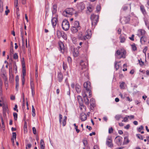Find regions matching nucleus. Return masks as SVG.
Here are the masks:
<instances>
[{"label": "nucleus", "mask_w": 149, "mask_h": 149, "mask_svg": "<svg viewBox=\"0 0 149 149\" xmlns=\"http://www.w3.org/2000/svg\"><path fill=\"white\" fill-rule=\"evenodd\" d=\"M92 35L91 30L90 29H88L86 32L85 36H83L82 32L79 33V38L82 40H86L87 39H90Z\"/></svg>", "instance_id": "f257e3e1"}, {"label": "nucleus", "mask_w": 149, "mask_h": 149, "mask_svg": "<svg viewBox=\"0 0 149 149\" xmlns=\"http://www.w3.org/2000/svg\"><path fill=\"white\" fill-rule=\"evenodd\" d=\"M84 87L86 89L87 92L89 93V96L90 97L91 96V83L89 81H87L85 82L84 84Z\"/></svg>", "instance_id": "f03ea898"}, {"label": "nucleus", "mask_w": 149, "mask_h": 149, "mask_svg": "<svg viewBox=\"0 0 149 149\" xmlns=\"http://www.w3.org/2000/svg\"><path fill=\"white\" fill-rule=\"evenodd\" d=\"M91 19L92 21V25L95 26L98 22L99 16L95 15L93 14H92L91 17Z\"/></svg>", "instance_id": "7ed1b4c3"}, {"label": "nucleus", "mask_w": 149, "mask_h": 149, "mask_svg": "<svg viewBox=\"0 0 149 149\" xmlns=\"http://www.w3.org/2000/svg\"><path fill=\"white\" fill-rule=\"evenodd\" d=\"M62 26L63 29L67 31L69 29L70 24L69 22L66 19H64L62 23Z\"/></svg>", "instance_id": "20e7f679"}, {"label": "nucleus", "mask_w": 149, "mask_h": 149, "mask_svg": "<svg viewBox=\"0 0 149 149\" xmlns=\"http://www.w3.org/2000/svg\"><path fill=\"white\" fill-rule=\"evenodd\" d=\"M74 9L72 8H68L66 9L63 12V15L66 17H68L69 15H72L73 14Z\"/></svg>", "instance_id": "39448f33"}, {"label": "nucleus", "mask_w": 149, "mask_h": 149, "mask_svg": "<svg viewBox=\"0 0 149 149\" xmlns=\"http://www.w3.org/2000/svg\"><path fill=\"white\" fill-rule=\"evenodd\" d=\"M77 7L78 11L76 12L75 13L77 14L79 12H81L85 8V5L83 3L80 2L77 4Z\"/></svg>", "instance_id": "423d86ee"}, {"label": "nucleus", "mask_w": 149, "mask_h": 149, "mask_svg": "<svg viewBox=\"0 0 149 149\" xmlns=\"http://www.w3.org/2000/svg\"><path fill=\"white\" fill-rule=\"evenodd\" d=\"M85 91H83L82 92V95L84 99V103L85 104L88 106H89V100L87 98V95Z\"/></svg>", "instance_id": "0eeeda50"}, {"label": "nucleus", "mask_w": 149, "mask_h": 149, "mask_svg": "<svg viewBox=\"0 0 149 149\" xmlns=\"http://www.w3.org/2000/svg\"><path fill=\"white\" fill-rule=\"evenodd\" d=\"M106 145L109 147L112 148L113 146L112 140L111 137H108L106 140Z\"/></svg>", "instance_id": "6e6552de"}, {"label": "nucleus", "mask_w": 149, "mask_h": 149, "mask_svg": "<svg viewBox=\"0 0 149 149\" xmlns=\"http://www.w3.org/2000/svg\"><path fill=\"white\" fill-rule=\"evenodd\" d=\"M116 54L118 55H121V56L125 55L126 54V51L124 49L118 50L116 51Z\"/></svg>", "instance_id": "1a4fd4ad"}, {"label": "nucleus", "mask_w": 149, "mask_h": 149, "mask_svg": "<svg viewBox=\"0 0 149 149\" xmlns=\"http://www.w3.org/2000/svg\"><path fill=\"white\" fill-rule=\"evenodd\" d=\"M130 18L128 17H124L121 19L120 21L123 24L128 23L130 21Z\"/></svg>", "instance_id": "9d476101"}, {"label": "nucleus", "mask_w": 149, "mask_h": 149, "mask_svg": "<svg viewBox=\"0 0 149 149\" xmlns=\"http://www.w3.org/2000/svg\"><path fill=\"white\" fill-rule=\"evenodd\" d=\"M58 43L59 46L60 50L61 52L62 53H63L65 49L63 43L61 42H59Z\"/></svg>", "instance_id": "9b49d317"}, {"label": "nucleus", "mask_w": 149, "mask_h": 149, "mask_svg": "<svg viewBox=\"0 0 149 149\" xmlns=\"http://www.w3.org/2000/svg\"><path fill=\"white\" fill-rule=\"evenodd\" d=\"M58 21L56 17H53L52 19V23L53 27H54L57 24Z\"/></svg>", "instance_id": "f8f14e48"}, {"label": "nucleus", "mask_w": 149, "mask_h": 149, "mask_svg": "<svg viewBox=\"0 0 149 149\" xmlns=\"http://www.w3.org/2000/svg\"><path fill=\"white\" fill-rule=\"evenodd\" d=\"M63 78V76L61 72L58 73L57 76V80L59 82H61L62 81Z\"/></svg>", "instance_id": "ddd939ff"}, {"label": "nucleus", "mask_w": 149, "mask_h": 149, "mask_svg": "<svg viewBox=\"0 0 149 149\" xmlns=\"http://www.w3.org/2000/svg\"><path fill=\"white\" fill-rule=\"evenodd\" d=\"M22 74L23 77H24V76L26 75V71L25 68V66L24 62H22Z\"/></svg>", "instance_id": "4468645a"}, {"label": "nucleus", "mask_w": 149, "mask_h": 149, "mask_svg": "<svg viewBox=\"0 0 149 149\" xmlns=\"http://www.w3.org/2000/svg\"><path fill=\"white\" fill-rule=\"evenodd\" d=\"M95 100L93 98L91 99L90 101V108L91 109H93L94 108V105L95 104Z\"/></svg>", "instance_id": "2eb2a0df"}, {"label": "nucleus", "mask_w": 149, "mask_h": 149, "mask_svg": "<svg viewBox=\"0 0 149 149\" xmlns=\"http://www.w3.org/2000/svg\"><path fill=\"white\" fill-rule=\"evenodd\" d=\"M80 29H79L78 28L74 26L72 27L70 29L71 31L74 33L77 32L78 31V30Z\"/></svg>", "instance_id": "dca6fc26"}, {"label": "nucleus", "mask_w": 149, "mask_h": 149, "mask_svg": "<svg viewBox=\"0 0 149 149\" xmlns=\"http://www.w3.org/2000/svg\"><path fill=\"white\" fill-rule=\"evenodd\" d=\"M79 108L81 110L82 112H84L86 111V107L82 104H80Z\"/></svg>", "instance_id": "f3484780"}, {"label": "nucleus", "mask_w": 149, "mask_h": 149, "mask_svg": "<svg viewBox=\"0 0 149 149\" xmlns=\"http://www.w3.org/2000/svg\"><path fill=\"white\" fill-rule=\"evenodd\" d=\"M140 10L141 12L144 15H145L146 14V10L144 8V6L142 5H141L140 7Z\"/></svg>", "instance_id": "a211bd4d"}, {"label": "nucleus", "mask_w": 149, "mask_h": 149, "mask_svg": "<svg viewBox=\"0 0 149 149\" xmlns=\"http://www.w3.org/2000/svg\"><path fill=\"white\" fill-rule=\"evenodd\" d=\"M57 6L56 5L54 4L53 5L52 9V13L53 14L56 13L57 11Z\"/></svg>", "instance_id": "6ab92c4d"}, {"label": "nucleus", "mask_w": 149, "mask_h": 149, "mask_svg": "<svg viewBox=\"0 0 149 149\" xmlns=\"http://www.w3.org/2000/svg\"><path fill=\"white\" fill-rule=\"evenodd\" d=\"M67 119V117L65 116L63 118V120L61 121V124H62L63 126H65L66 124V121Z\"/></svg>", "instance_id": "aec40b11"}, {"label": "nucleus", "mask_w": 149, "mask_h": 149, "mask_svg": "<svg viewBox=\"0 0 149 149\" xmlns=\"http://www.w3.org/2000/svg\"><path fill=\"white\" fill-rule=\"evenodd\" d=\"M80 65L81 66V68L82 70H83L84 68H86V65H85V63L83 61H81L80 63Z\"/></svg>", "instance_id": "412c9836"}, {"label": "nucleus", "mask_w": 149, "mask_h": 149, "mask_svg": "<svg viewBox=\"0 0 149 149\" xmlns=\"http://www.w3.org/2000/svg\"><path fill=\"white\" fill-rule=\"evenodd\" d=\"M116 142L118 145H121L122 142V139L120 137H116Z\"/></svg>", "instance_id": "4be33fe9"}, {"label": "nucleus", "mask_w": 149, "mask_h": 149, "mask_svg": "<svg viewBox=\"0 0 149 149\" xmlns=\"http://www.w3.org/2000/svg\"><path fill=\"white\" fill-rule=\"evenodd\" d=\"M73 26L76 27L79 29H80V27L79 26V22L78 21H75L74 22Z\"/></svg>", "instance_id": "5701e85b"}, {"label": "nucleus", "mask_w": 149, "mask_h": 149, "mask_svg": "<svg viewBox=\"0 0 149 149\" xmlns=\"http://www.w3.org/2000/svg\"><path fill=\"white\" fill-rule=\"evenodd\" d=\"M63 31H61L59 30H58L56 31V35L58 38H60L62 34V33H63Z\"/></svg>", "instance_id": "b1692460"}, {"label": "nucleus", "mask_w": 149, "mask_h": 149, "mask_svg": "<svg viewBox=\"0 0 149 149\" xmlns=\"http://www.w3.org/2000/svg\"><path fill=\"white\" fill-rule=\"evenodd\" d=\"M87 116L84 114H82L81 115V119L82 121L85 120L87 119Z\"/></svg>", "instance_id": "393cba45"}, {"label": "nucleus", "mask_w": 149, "mask_h": 149, "mask_svg": "<svg viewBox=\"0 0 149 149\" xmlns=\"http://www.w3.org/2000/svg\"><path fill=\"white\" fill-rule=\"evenodd\" d=\"M76 90L78 93H79L81 91L80 86L78 84H76Z\"/></svg>", "instance_id": "a878e982"}, {"label": "nucleus", "mask_w": 149, "mask_h": 149, "mask_svg": "<svg viewBox=\"0 0 149 149\" xmlns=\"http://www.w3.org/2000/svg\"><path fill=\"white\" fill-rule=\"evenodd\" d=\"M45 148V143L43 139L40 140V149H44Z\"/></svg>", "instance_id": "bb28decb"}, {"label": "nucleus", "mask_w": 149, "mask_h": 149, "mask_svg": "<svg viewBox=\"0 0 149 149\" xmlns=\"http://www.w3.org/2000/svg\"><path fill=\"white\" fill-rule=\"evenodd\" d=\"M87 10L90 12H92L94 9V8L93 6H89L87 7Z\"/></svg>", "instance_id": "cd10ccee"}, {"label": "nucleus", "mask_w": 149, "mask_h": 149, "mask_svg": "<svg viewBox=\"0 0 149 149\" xmlns=\"http://www.w3.org/2000/svg\"><path fill=\"white\" fill-rule=\"evenodd\" d=\"M115 118L117 120H120V119L122 118V116L121 115H116L115 117Z\"/></svg>", "instance_id": "c85d7f7f"}, {"label": "nucleus", "mask_w": 149, "mask_h": 149, "mask_svg": "<svg viewBox=\"0 0 149 149\" xmlns=\"http://www.w3.org/2000/svg\"><path fill=\"white\" fill-rule=\"evenodd\" d=\"M32 115L33 117H34L35 116L36 113H35V110L34 107V106L33 105H32Z\"/></svg>", "instance_id": "c756f323"}, {"label": "nucleus", "mask_w": 149, "mask_h": 149, "mask_svg": "<svg viewBox=\"0 0 149 149\" xmlns=\"http://www.w3.org/2000/svg\"><path fill=\"white\" fill-rule=\"evenodd\" d=\"M120 42L121 43L124 42L125 40V39L124 36H120L119 37Z\"/></svg>", "instance_id": "7c9ffc66"}, {"label": "nucleus", "mask_w": 149, "mask_h": 149, "mask_svg": "<svg viewBox=\"0 0 149 149\" xmlns=\"http://www.w3.org/2000/svg\"><path fill=\"white\" fill-rule=\"evenodd\" d=\"M77 98L79 104H82L83 100L81 96L79 95H78L77 96Z\"/></svg>", "instance_id": "2f4dec72"}, {"label": "nucleus", "mask_w": 149, "mask_h": 149, "mask_svg": "<svg viewBox=\"0 0 149 149\" xmlns=\"http://www.w3.org/2000/svg\"><path fill=\"white\" fill-rule=\"evenodd\" d=\"M129 142V140L127 137H125L124 138V143L125 144H127Z\"/></svg>", "instance_id": "473e14b6"}, {"label": "nucleus", "mask_w": 149, "mask_h": 149, "mask_svg": "<svg viewBox=\"0 0 149 149\" xmlns=\"http://www.w3.org/2000/svg\"><path fill=\"white\" fill-rule=\"evenodd\" d=\"M30 85L31 89L34 88V84L32 79L30 80Z\"/></svg>", "instance_id": "72a5a7b5"}, {"label": "nucleus", "mask_w": 149, "mask_h": 149, "mask_svg": "<svg viewBox=\"0 0 149 149\" xmlns=\"http://www.w3.org/2000/svg\"><path fill=\"white\" fill-rule=\"evenodd\" d=\"M61 37H62L65 40H66L67 39V35L64 33L63 32L62 33Z\"/></svg>", "instance_id": "f704fd0d"}, {"label": "nucleus", "mask_w": 149, "mask_h": 149, "mask_svg": "<svg viewBox=\"0 0 149 149\" xmlns=\"http://www.w3.org/2000/svg\"><path fill=\"white\" fill-rule=\"evenodd\" d=\"M115 67L116 70H117L119 69V65L118 63L116 62L115 64Z\"/></svg>", "instance_id": "c9c22d12"}, {"label": "nucleus", "mask_w": 149, "mask_h": 149, "mask_svg": "<svg viewBox=\"0 0 149 149\" xmlns=\"http://www.w3.org/2000/svg\"><path fill=\"white\" fill-rule=\"evenodd\" d=\"M136 136L139 139H141L142 140L143 139V136L140 134H137Z\"/></svg>", "instance_id": "e433bc0d"}, {"label": "nucleus", "mask_w": 149, "mask_h": 149, "mask_svg": "<svg viewBox=\"0 0 149 149\" xmlns=\"http://www.w3.org/2000/svg\"><path fill=\"white\" fill-rule=\"evenodd\" d=\"M13 115L14 117V119L15 120H17V114L16 113H13Z\"/></svg>", "instance_id": "4c0bfd02"}, {"label": "nucleus", "mask_w": 149, "mask_h": 149, "mask_svg": "<svg viewBox=\"0 0 149 149\" xmlns=\"http://www.w3.org/2000/svg\"><path fill=\"white\" fill-rule=\"evenodd\" d=\"M18 0H15V7L16 8H17V9H18L19 8L18 7Z\"/></svg>", "instance_id": "58836bf2"}, {"label": "nucleus", "mask_w": 149, "mask_h": 149, "mask_svg": "<svg viewBox=\"0 0 149 149\" xmlns=\"http://www.w3.org/2000/svg\"><path fill=\"white\" fill-rule=\"evenodd\" d=\"M101 9V7L100 5H97L96 8V11L98 12H99Z\"/></svg>", "instance_id": "ea45409f"}, {"label": "nucleus", "mask_w": 149, "mask_h": 149, "mask_svg": "<svg viewBox=\"0 0 149 149\" xmlns=\"http://www.w3.org/2000/svg\"><path fill=\"white\" fill-rule=\"evenodd\" d=\"M77 39L75 37H73L72 38V41L74 43H76L77 42Z\"/></svg>", "instance_id": "a19ab883"}, {"label": "nucleus", "mask_w": 149, "mask_h": 149, "mask_svg": "<svg viewBox=\"0 0 149 149\" xmlns=\"http://www.w3.org/2000/svg\"><path fill=\"white\" fill-rule=\"evenodd\" d=\"M13 139H16V134L15 132H13Z\"/></svg>", "instance_id": "79ce46f5"}, {"label": "nucleus", "mask_w": 149, "mask_h": 149, "mask_svg": "<svg viewBox=\"0 0 149 149\" xmlns=\"http://www.w3.org/2000/svg\"><path fill=\"white\" fill-rule=\"evenodd\" d=\"M83 143L84 146H86L87 144V142L86 139H84Z\"/></svg>", "instance_id": "37998d69"}, {"label": "nucleus", "mask_w": 149, "mask_h": 149, "mask_svg": "<svg viewBox=\"0 0 149 149\" xmlns=\"http://www.w3.org/2000/svg\"><path fill=\"white\" fill-rule=\"evenodd\" d=\"M17 104H15V107L13 108V110L14 111H16L17 112H18V110L17 109Z\"/></svg>", "instance_id": "c03bdc74"}, {"label": "nucleus", "mask_w": 149, "mask_h": 149, "mask_svg": "<svg viewBox=\"0 0 149 149\" xmlns=\"http://www.w3.org/2000/svg\"><path fill=\"white\" fill-rule=\"evenodd\" d=\"M143 129V126L141 125L140 127L138 129V130L139 132H140L141 130Z\"/></svg>", "instance_id": "a18cd8bd"}, {"label": "nucleus", "mask_w": 149, "mask_h": 149, "mask_svg": "<svg viewBox=\"0 0 149 149\" xmlns=\"http://www.w3.org/2000/svg\"><path fill=\"white\" fill-rule=\"evenodd\" d=\"M138 61L140 65H142L144 64V62L141 61V59H140V60H139Z\"/></svg>", "instance_id": "49530a36"}, {"label": "nucleus", "mask_w": 149, "mask_h": 149, "mask_svg": "<svg viewBox=\"0 0 149 149\" xmlns=\"http://www.w3.org/2000/svg\"><path fill=\"white\" fill-rule=\"evenodd\" d=\"M124 82H123L120 84V88L122 89H123L124 88Z\"/></svg>", "instance_id": "de8ad7c7"}, {"label": "nucleus", "mask_w": 149, "mask_h": 149, "mask_svg": "<svg viewBox=\"0 0 149 149\" xmlns=\"http://www.w3.org/2000/svg\"><path fill=\"white\" fill-rule=\"evenodd\" d=\"M63 69L64 70H66L67 69V65L65 64L64 63H63Z\"/></svg>", "instance_id": "09e8293b"}, {"label": "nucleus", "mask_w": 149, "mask_h": 149, "mask_svg": "<svg viewBox=\"0 0 149 149\" xmlns=\"http://www.w3.org/2000/svg\"><path fill=\"white\" fill-rule=\"evenodd\" d=\"M33 131V134H35L36 133V130L35 127H33L32 128Z\"/></svg>", "instance_id": "8fccbe9b"}, {"label": "nucleus", "mask_w": 149, "mask_h": 149, "mask_svg": "<svg viewBox=\"0 0 149 149\" xmlns=\"http://www.w3.org/2000/svg\"><path fill=\"white\" fill-rule=\"evenodd\" d=\"M132 49L133 50H136V47L134 45H132Z\"/></svg>", "instance_id": "3c124183"}, {"label": "nucleus", "mask_w": 149, "mask_h": 149, "mask_svg": "<svg viewBox=\"0 0 149 149\" xmlns=\"http://www.w3.org/2000/svg\"><path fill=\"white\" fill-rule=\"evenodd\" d=\"M59 119L60 122V123H61V121L62 120V116L61 114H59Z\"/></svg>", "instance_id": "603ef678"}, {"label": "nucleus", "mask_w": 149, "mask_h": 149, "mask_svg": "<svg viewBox=\"0 0 149 149\" xmlns=\"http://www.w3.org/2000/svg\"><path fill=\"white\" fill-rule=\"evenodd\" d=\"M67 60H68V62L69 63H70L71 62V61H72L71 58V57L70 56L68 57L67 58Z\"/></svg>", "instance_id": "864d4df0"}, {"label": "nucleus", "mask_w": 149, "mask_h": 149, "mask_svg": "<svg viewBox=\"0 0 149 149\" xmlns=\"http://www.w3.org/2000/svg\"><path fill=\"white\" fill-rule=\"evenodd\" d=\"M127 117H125L124 118L123 120H122V122H127Z\"/></svg>", "instance_id": "5fc2aeb1"}, {"label": "nucleus", "mask_w": 149, "mask_h": 149, "mask_svg": "<svg viewBox=\"0 0 149 149\" xmlns=\"http://www.w3.org/2000/svg\"><path fill=\"white\" fill-rule=\"evenodd\" d=\"M113 131V129L111 127L109 130V133L110 134L112 133Z\"/></svg>", "instance_id": "6e6d98bb"}, {"label": "nucleus", "mask_w": 149, "mask_h": 149, "mask_svg": "<svg viewBox=\"0 0 149 149\" xmlns=\"http://www.w3.org/2000/svg\"><path fill=\"white\" fill-rule=\"evenodd\" d=\"M10 55L12 56L13 55V49H10Z\"/></svg>", "instance_id": "4d7b16f0"}, {"label": "nucleus", "mask_w": 149, "mask_h": 149, "mask_svg": "<svg viewBox=\"0 0 149 149\" xmlns=\"http://www.w3.org/2000/svg\"><path fill=\"white\" fill-rule=\"evenodd\" d=\"M128 7L126 6H124L122 8L123 10L124 11L128 9Z\"/></svg>", "instance_id": "13d9d810"}, {"label": "nucleus", "mask_w": 149, "mask_h": 149, "mask_svg": "<svg viewBox=\"0 0 149 149\" xmlns=\"http://www.w3.org/2000/svg\"><path fill=\"white\" fill-rule=\"evenodd\" d=\"M127 116V118H129L130 120L134 118V116L133 115H131L130 116Z\"/></svg>", "instance_id": "bf43d9fd"}, {"label": "nucleus", "mask_w": 149, "mask_h": 149, "mask_svg": "<svg viewBox=\"0 0 149 149\" xmlns=\"http://www.w3.org/2000/svg\"><path fill=\"white\" fill-rule=\"evenodd\" d=\"M134 35H132L131 37H129V39H130L131 40H132V41H134Z\"/></svg>", "instance_id": "052dcab7"}, {"label": "nucleus", "mask_w": 149, "mask_h": 149, "mask_svg": "<svg viewBox=\"0 0 149 149\" xmlns=\"http://www.w3.org/2000/svg\"><path fill=\"white\" fill-rule=\"evenodd\" d=\"M20 31H21V34L22 37H23V29L22 27H21L20 28Z\"/></svg>", "instance_id": "680f3d73"}, {"label": "nucleus", "mask_w": 149, "mask_h": 149, "mask_svg": "<svg viewBox=\"0 0 149 149\" xmlns=\"http://www.w3.org/2000/svg\"><path fill=\"white\" fill-rule=\"evenodd\" d=\"M32 92V94L33 96L35 94L34 88L31 89Z\"/></svg>", "instance_id": "e2e57ef3"}, {"label": "nucleus", "mask_w": 149, "mask_h": 149, "mask_svg": "<svg viewBox=\"0 0 149 149\" xmlns=\"http://www.w3.org/2000/svg\"><path fill=\"white\" fill-rule=\"evenodd\" d=\"M130 127V125L129 124H128L126 126L124 127V128L126 129H128Z\"/></svg>", "instance_id": "0e129e2a"}, {"label": "nucleus", "mask_w": 149, "mask_h": 149, "mask_svg": "<svg viewBox=\"0 0 149 149\" xmlns=\"http://www.w3.org/2000/svg\"><path fill=\"white\" fill-rule=\"evenodd\" d=\"M22 85H23L24 84V82H25V79L24 77H22Z\"/></svg>", "instance_id": "69168bd1"}, {"label": "nucleus", "mask_w": 149, "mask_h": 149, "mask_svg": "<svg viewBox=\"0 0 149 149\" xmlns=\"http://www.w3.org/2000/svg\"><path fill=\"white\" fill-rule=\"evenodd\" d=\"M127 99V100L129 102H131L132 101V99L130 98L129 97H126Z\"/></svg>", "instance_id": "338daca9"}, {"label": "nucleus", "mask_w": 149, "mask_h": 149, "mask_svg": "<svg viewBox=\"0 0 149 149\" xmlns=\"http://www.w3.org/2000/svg\"><path fill=\"white\" fill-rule=\"evenodd\" d=\"M94 149H99L98 146L97 145H95L94 146Z\"/></svg>", "instance_id": "774afa93"}]
</instances>
